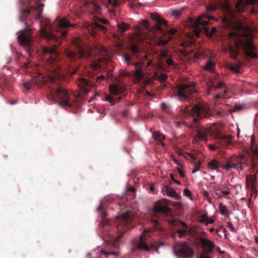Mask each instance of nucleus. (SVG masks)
<instances>
[{
  "mask_svg": "<svg viewBox=\"0 0 258 258\" xmlns=\"http://www.w3.org/2000/svg\"><path fill=\"white\" fill-rule=\"evenodd\" d=\"M142 24L147 29H149V22L146 20H142Z\"/></svg>",
  "mask_w": 258,
  "mask_h": 258,
  "instance_id": "49",
  "label": "nucleus"
},
{
  "mask_svg": "<svg viewBox=\"0 0 258 258\" xmlns=\"http://www.w3.org/2000/svg\"><path fill=\"white\" fill-rule=\"evenodd\" d=\"M202 218L206 219L207 220V219H208V215H207V214H203L202 216H201Z\"/></svg>",
  "mask_w": 258,
  "mask_h": 258,
  "instance_id": "64",
  "label": "nucleus"
},
{
  "mask_svg": "<svg viewBox=\"0 0 258 258\" xmlns=\"http://www.w3.org/2000/svg\"><path fill=\"white\" fill-rule=\"evenodd\" d=\"M153 247L154 245L153 244L149 245L148 239L146 238V236L143 234L140 236L139 242L136 243L132 247V252H137L139 251L149 252L150 251Z\"/></svg>",
  "mask_w": 258,
  "mask_h": 258,
  "instance_id": "13",
  "label": "nucleus"
},
{
  "mask_svg": "<svg viewBox=\"0 0 258 258\" xmlns=\"http://www.w3.org/2000/svg\"><path fill=\"white\" fill-rule=\"evenodd\" d=\"M183 123H184V122H183L182 121H178L176 123V125L178 126H179L180 125L183 124Z\"/></svg>",
  "mask_w": 258,
  "mask_h": 258,
  "instance_id": "61",
  "label": "nucleus"
},
{
  "mask_svg": "<svg viewBox=\"0 0 258 258\" xmlns=\"http://www.w3.org/2000/svg\"><path fill=\"white\" fill-rule=\"evenodd\" d=\"M161 107L163 110L167 112H169V106L166 103H162L161 104Z\"/></svg>",
  "mask_w": 258,
  "mask_h": 258,
  "instance_id": "40",
  "label": "nucleus"
},
{
  "mask_svg": "<svg viewBox=\"0 0 258 258\" xmlns=\"http://www.w3.org/2000/svg\"><path fill=\"white\" fill-rule=\"evenodd\" d=\"M217 9L216 6H209L207 7V10L210 11H214Z\"/></svg>",
  "mask_w": 258,
  "mask_h": 258,
  "instance_id": "51",
  "label": "nucleus"
},
{
  "mask_svg": "<svg viewBox=\"0 0 258 258\" xmlns=\"http://www.w3.org/2000/svg\"><path fill=\"white\" fill-rule=\"evenodd\" d=\"M128 190L131 191L132 192L135 193L136 191V189L134 186H131L128 188Z\"/></svg>",
  "mask_w": 258,
  "mask_h": 258,
  "instance_id": "59",
  "label": "nucleus"
},
{
  "mask_svg": "<svg viewBox=\"0 0 258 258\" xmlns=\"http://www.w3.org/2000/svg\"><path fill=\"white\" fill-rule=\"evenodd\" d=\"M167 79V76L165 74H161L160 76L159 79L162 82H165Z\"/></svg>",
  "mask_w": 258,
  "mask_h": 258,
  "instance_id": "42",
  "label": "nucleus"
},
{
  "mask_svg": "<svg viewBox=\"0 0 258 258\" xmlns=\"http://www.w3.org/2000/svg\"><path fill=\"white\" fill-rule=\"evenodd\" d=\"M108 3L114 6L118 5V2L117 0H108Z\"/></svg>",
  "mask_w": 258,
  "mask_h": 258,
  "instance_id": "50",
  "label": "nucleus"
},
{
  "mask_svg": "<svg viewBox=\"0 0 258 258\" xmlns=\"http://www.w3.org/2000/svg\"><path fill=\"white\" fill-rule=\"evenodd\" d=\"M245 7V3L243 0H238L235 5L236 11L238 13H242L244 11Z\"/></svg>",
  "mask_w": 258,
  "mask_h": 258,
  "instance_id": "28",
  "label": "nucleus"
},
{
  "mask_svg": "<svg viewBox=\"0 0 258 258\" xmlns=\"http://www.w3.org/2000/svg\"><path fill=\"white\" fill-rule=\"evenodd\" d=\"M73 44L77 48L78 54L69 49L65 50V54L67 57L72 61L73 65H74V66H73L71 64V66H69L68 72L71 75H73L77 72L79 65V63L77 61L78 59L87 58L91 55L89 48L84 45L82 39L80 38H75L73 40Z\"/></svg>",
  "mask_w": 258,
  "mask_h": 258,
  "instance_id": "6",
  "label": "nucleus"
},
{
  "mask_svg": "<svg viewBox=\"0 0 258 258\" xmlns=\"http://www.w3.org/2000/svg\"><path fill=\"white\" fill-rule=\"evenodd\" d=\"M105 78V77L103 75L98 76L96 78V81H99V79H102V80H104Z\"/></svg>",
  "mask_w": 258,
  "mask_h": 258,
  "instance_id": "58",
  "label": "nucleus"
},
{
  "mask_svg": "<svg viewBox=\"0 0 258 258\" xmlns=\"http://www.w3.org/2000/svg\"><path fill=\"white\" fill-rule=\"evenodd\" d=\"M200 163L199 162L198 164L196 165L195 168L193 169L192 173H194L196 172L197 171H198L200 169Z\"/></svg>",
  "mask_w": 258,
  "mask_h": 258,
  "instance_id": "52",
  "label": "nucleus"
},
{
  "mask_svg": "<svg viewBox=\"0 0 258 258\" xmlns=\"http://www.w3.org/2000/svg\"><path fill=\"white\" fill-rule=\"evenodd\" d=\"M150 17L153 20L155 21L157 24L155 25V29L156 30L162 31L163 29L160 26L161 25H163L165 26H167V22L161 18L157 13H150Z\"/></svg>",
  "mask_w": 258,
  "mask_h": 258,
  "instance_id": "19",
  "label": "nucleus"
},
{
  "mask_svg": "<svg viewBox=\"0 0 258 258\" xmlns=\"http://www.w3.org/2000/svg\"><path fill=\"white\" fill-rule=\"evenodd\" d=\"M245 165L247 166L245 162L244 156L243 155L232 156L227 159L226 163L222 166V168L227 171L231 170L232 169L242 171L244 169Z\"/></svg>",
  "mask_w": 258,
  "mask_h": 258,
  "instance_id": "9",
  "label": "nucleus"
},
{
  "mask_svg": "<svg viewBox=\"0 0 258 258\" xmlns=\"http://www.w3.org/2000/svg\"><path fill=\"white\" fill-rule=\"evenodd\" d=\"M184 194L187 197H190L191 195V192L190 190L187 188H185L183 190Z\"/></svg>",
  "mask_w": 258,
  "mask_h": 258,
  "instance_id": "44",
  "label": "nucleus"
},
{
  "mask_svg": "<svg viewBox=\"0 0 258 258\" xmlns=\"http://www.w3.org/2000/svg\"><path fill=\"white\" fill-rule=\"evenodd\" d=\"M256 166H257L256 163H255L253 160H252L250 163V168L251 169H254L256 167Z\"/></svg>",
  "mask_w": 258,
  "mask_h": 258,
  "instance_id": "53",
  "label": "nucleus"
},
{
  "mask_svg": "<svg viewBox=\"0 0 258 258\" xmlns=\"http://www.w3.org/2000/svg\"><path fill=\"white\" fill-rule=\"evenodd\" d=\"M228 92V89L227 88H225V90L222 92L216 95L215 96V98L219 99L220 98L224 97Z\"/></svg>",
  "mask_w": 258,
  "mask_h": 258,
  "instance_id": "35",
  "label": "nucleus"
},
{
  "mask_svg": "<svg viewBox=\"0 0 258 258\" xmlns=\"http://www.w3.org/2000/svg\"><path fill=\"white\" fill-rule=\"evenodd\" d=\"M251 151L254 155L258 157V147L254 145L253 139L251 140Z\"/></svg>",
  "mask_w": 258,
  "mask_h": 258,
  "instance_id": "34",
  "label": "nucleus"
},
{
  "mask_svg": "<svg viewBox=\"0 0 258 258\" xmlns=\"http://www.w3.org/2000/svg\"><path fill=\"white\" fill-rule=\"evenodd\" d=\"M152 135L154 139L158 141H160L162 146H165V144L162 142L165 139L164 135H162L160 132L158 131L154 132L152 134Z\"/></svg>",
  "mask_w": 258,
  "mask_h": 258,
  "instance_id": "25",
  "label": "nucleus"
},
{
  "mask_svg": "<svg viewBox=\"0 0 258 258\" xmlns=\"http://www.w3.org/2000/svg\"><path fill=\"white\" fill-rule=\"evenodd\" d=\"M21 1L24 5L28 7L23 9L21 11L20 16V20L21 21L26 20H31L35 18L40 23L41 36L48 39H55L56 36L51 30V25L50 20L41 16L44 6L42 3V0H21Z\"/></svg>",
  "mask_w": 258,
  "mask_h": 258,
  "instance_id": "4",
  "label": "nucleus"
},
{
  "mask_svg": "<svg viewBox=\"0 0 258 258\" xmlns=\"http://www.w3.org/2000/svg\"><path fill=\"white\" fill-rule=\"evenodd\" d=\"M153 213L154 216L151 218V221L155 230H162L160 221L156 219L157 217L168 221L170 225L178 228L176 233L178 234L180 237H183L187 233L188 227L186 223L177 221L172 217L166 218L169 214H171V211L161 201L155 203Z\"/></svg>",
  "mask_w": 258,
  "mask_h": 258,
  "instance_id": "5",
  "label": "nucleus"
},
{
  "mask_svg": "<svg viewBox=\"0 0 258 258\" xmlns=\"http://www.w3.org/2000/svg\"><path fill=\"white\" fill-rule=\"evenodd\" d=\"M194 55L195 58H199L202 55V53L201 52H196L194 54Z\"/></svg>",
  "mask_w": 258,
  "mask_h": 258,
  "instance_id": "56",
  "label": "nucleus"
},
{
  "mask_svg": "<svg viewBox=\"0 0 258 258\" xmlns=\"http://www.w3.org/2000/svg\"><path fill=\"white\" fill-rule=\"evenodd\" d=\"M189 114L193 117V123L197 125L200 119L208 118L212 115L209 106L205 103H199L194 105L190 109Z\"/></svg>",
  "mask_w": 258,
  "mask_h": 258,
  "instance_id": "8",
  "label": "nucleus"
},
{
  "mask_svg": "<svg viewBox=\"0 0 258 258\" xmlns=\"http://www.w3.org/2000/svg\"><path fill=\"white\" fill-rule=\"evenodd\" d=\"M200 240L203 247L198 258H211L210 254L214 252L216 247L215 242L204 237L201 238Z\"/></svg>",
  "mask_w": 258,
  "mask_h": 258,
  "instance_id": "12",
  "label": "nucleus"
},
{
  "mask_svg": "<svg viewBox=\"0 0 258 258\" xmlns=\"http://www.w3.org/2000/svg\"><path fill=\"white\" fill-rule=\"evenodd\" d=\"M177 170H178V173L180 174L181 177H185V173H184V172L183 170H181L179 168H177Z\"/></svg>",
  "mask_w": 258,
  "mask_h": 258,
  "instance_id": "54",
  "label": "nucleus"
},
{
  "mask_svg": "<svg viewBox=\"0 0 258 258\" xmlns=\"http://www.w3.org/2000/svg\"><path fill=\"white\" fill-rule=\"evenodd\" d=\"M214 219L213 218H208V219L206 220V225H208L209 224H212L214 223Z\"/></svg>",
  "mask_w": 258,
  "mask_h": 258,
  "instance_id": "46",
  "label": "nucleus"
},
{
  "mask_svg": "<svg viewBox=\"0 0 258 258\" xmlns=\"http://www.w3.org/2000/svg\"><path fill=\"white\" fill-rule=\"evenodd\" d=\"M205 30L208 33L207 35L210 37H212V36L215 34L217 31L216 28L215 27H212L210 32H209V30L208 29H206Z\"/></svg>",
  "mask_w": 258,
  "mask_h": 258,
  "instance_id": "37",
  "label": "nucleus"
},
{
  "mask_svg": "<svg viewBox=\"0 0 258 258\" xmlns=\"http://www.w3.org/2000/svg\"><path fill=\"white\" fill-rule=\"evenodd\" d=\"M152 63V60L151 59H150L149 60H148V61L147 62V64H146V67H148L149 66H150Z\"/></svg>",
  "mask_w": 258,
  "mask_h": 258,
  "instance_id": "62",
  "label": "nucleus"
},
{
  "mask_svg": "<svg viewBox=\"0 0 258 258\" xmlns=\"http://www.w3.org/2000/svg\"><path fill=\"white\" fill-rule=\"evenodd\" d=\"M110 92L113 95H116L119 91V88L117 85H110Z\"/></svg>",
  "mask_w": 258,
  "mask_h": 258,
  "instance_id": "33",
  "label": "nucleus"
},
{
  "mask_svg": "<svg viewBox=\"0 0 258 258\" xmlns=\"http://www.w3.org/2000/svg\"><path fill=\"white\" fill-rule=\"evenodd\" d=\"M222 22L225 27L234 29L238 32H231L229 34L231 41L235 44V48L230 46V56L236 59L241 50L247 57L251 59L258 58L257 48L254 45L252 39L250 37L248 28L243 25L235 15L228 10L222 19Z\"/></svg>",
  "mask_w": 258,
  "mask_h": 258,
  "instance_id": "2",
  "label": "nucleus"
},
{
  "mask_svg": "<svg viewBox=\"0 0 258 258\" xmlns=\"http://www.w3.org/2000/svg\"><path fill=\"white\" fill-rule=\"evenodd\" d=\"M72 26V24L69 23L66 18H63L60 19L58 21L56 28L58 36H61L62 37H66L68 31L65 29Z\"/></svg>",
  "mask_w": 258,
  "mask_h": 258,
  "instance_id": "15",
  "label": "nucleus"
},
{
  "mask_svg": "<svg viewBox=\"0 0 258 258\" xmlns=\"http://www.w3.org/2000/svg\"><path fill=\"white\" fill-rule=\"evenodd\" d=\"M166 192L167 195L170 197L176 198L178 196V195L176 193L175 189L171 187H166Z\"/></svg>",
  "mask_w": 258,
  "mask_h": 258,
  "instance_id": "31",
  "label": "nucleus"
},
{
  "mask_svg": "<svg viewBox=\"0 0 258 258\" xmlns=\"http://www.w3.org/2000/svg\"><path fill=\"white\" fill-rule=\"evenodd\" d=\"M215 66L216 63L211 59H209L203 68L206 71H209L211 73H214Z\"/></svg>",
  "mask_w": 258,
  "mask_h": 258,
  "instance_id": "26",
  "label": "nucleus"
},
{
  "mask_svg": "<svg viewBox=\"0 0 258 258\" xmlns=\"http://www.w3.org/2000/svg\"><path fill=\"white\" fill-rule=\"evenodd\" d=\"M43 53L47 64L51 66V68H49L50 72L46 78L39 76L32 81L24 83L23 85L24 88L26 91H30L34 87L38 81L42 82V83H47L49 89L47 93V98L54 103L71 107L73 105L71 96L66 89L59 85L60 74L59 71L56 70L58 65L56 63L58 56L57 47L55 45H52L50 47H45L43 49Z\"/></svg>",
  "mask_w": 258,
  "mask_h": 258,
  "instance_id": "1",
  "label": "nucleus"
},
{
  "mask_svg": "<svg viewBox=\"0 0 258 258\" xmlns=\"http://www.w3.org/2000/svg\"><path fill=\"white\" fill-rule=\"evenodd\" d=\"M132 55L133 57L139 60V62H131V58L129 54L125 53L124 55V60L128 63H131L135 66V75L138 79H141L143 77V68L145 65V61L147 59V55H142V53L138 45H132L130 47Z\"/></svg>",
  "mask_w": 258,
  "mask_h": 258,
  "instance_id": "7",
  "label": "nucleus"
},
{
  "mask_svg": "<svg viewBox=\"0 0 258 258\" xmlns=\"http://www.w3.org/2000/svg\"><path fill=\"white\" fill-rule=\"evenodd\" d=\"M227 227L231 231L234 232H235V228H234V226H233V225L232 224V223L231 222H230V221L227 222Z\"/></svg>",
  "mask_w": 258,
  "mask_h": 258,
  "instance_id": "38",
  "label": "nucleus"
},
{
  "mask_svg": "<svg viewBox=\"0 0 258 258\" xmlns=\"http://www.w3.org/2000/svg\"><path fill=\"white\" fill-rule=\"evenodd\" d=\"M166 63L168 66H173L174 62L171 58H169L166 60Z\"/></svg>",
  "mask_w": 258,
  "mask_h": 258,
  "instance_id": "48",
  "label": "nucleus"
},
{
  "mask_svg": "<svg viewBox=\"0 0 258 258\" xmlns=\"http://www.w3.org/2000/svg\"><path fill=\"white\" fill-rule=\"evenodd\" d=\"M117 28L120 33L123 34L125 31H126L130 27V25L125 23H121L118 24L117 25Z\"/></svg>",
  "mask_w": 258,
  "mask_h": 258,
  "instance_id": "29",
  "label": "nucleus"
},
{
  "mask_svg": "<svg viewBox=\"0 0 258 258\" xmlns=\"http://www.w3.org/2000/svg\"><path fill=\"white\" fill-rule=\"evenodd\" d=\"M76 82L85 95L90 91L92 87V84L90 81H88L87 79L83 78H79Z\"/></svg>",
  "mask_w": 258,
  "mask_h": 258,
  "instance_id": "18",
  "label": "nucleus"
},
{
  "mask_svg": "<svg viewBox=\"0 0 258 258\" xmlns=\"http://www.w3.org/2000/svg\"><path fill=\"white\" fill-rule=\"evenodd\" d=\"M176 29L174 28H171L168 30L167 33L170 35L175 34L176 33Z\"/></svg>",
  "mask_w": 258,
  "mask_h": 258,
  "instance_id": "47",
  "label": "nucleus"
},
{
  "mask_svg": "<svg viewBox=\"0 0 258 258\" xmlns=\"http://www.w3.org/2000/svg\"><path fill=\"white\" fill-rule=\"evenodd\" d=\"M213 17L209 16L207 18V20H204L202 17L199 18L196 21V31H198V29L200 28V26H206L209 23L208 20L210 19H212Z\"/></svg>",
  "mask_w": 258,
  "mask_h": 258,
  "instance_id": "22",
  "label": "nucleus"
},
{
  "mask_svg": "<svg viewBox=\"0 0 258 258\" xmlns=\"http://www.w3.org/2000/svg\"><path fill=\"white\" fill-rule=\"evenodd\" d=\"M208 147L209 148L212 150V151H214L216 149H217V147H216L213 144H210L208 146Z\"/></svg>",
  "mask_w": 258,
  "mask_h": 258,
  "instance_id": "55",
  "label": "nucleus"
},
{
  "mask_svg": "<svg viewBox=\"0 0 258 258\" xmlns=\"http://www.w3.org/2000/svg\"><path fill=\"white\" fill-rule=\"evenodd\" d=\"M212 87H214L215 88V89H221L225 87V84L222 82H219L217 85L216 86H212Z\"/></svg>",
  "mask_w": 258,
  "mask_h": 258,
  "instance_id": "36",
  "label": "nucleus"
},
{
  "mask_svg": "<svg viewBox=\"0 0 258 258\" xmlns=\"http://www.w3.org/2000/svg\"><path fill=\"white\" fill-rule=\"evenodd\" d=\"M91 66L94 70H95L99 67V64L96 61H93L91 64Z\"/></svg>",
  "mask_w": 258,
  "mask_h": 258,
  "instance_id": "45",
  "label": "nucleus"
},
{
  "mask_svg": "<svg viewBox=\"0 0 258 258\" xmlns=\"http://www.w3.org/2000/svg\"><path fill=\"white\" fill-rule=\"evenodd\" d=\"M25 30L21 31L20 34L18 36V39L19 43L26 47L31 55L32 50L34 51L32 48V40L30 33L32 29L30 27L28 22H25Z\"/></svg>",
  "mask_w": 258,
  "mask_h": 258,
  "instance_id": "10",
  "label": "nucleus"
},
{
  "mask_svg": "<svg viewBox=\"0 0 258 258\" xmlns=\"http://www.w3.org/2000/svg\"><path fill=\"white\" fill-rule=\"evenodd\" d=\"M120 99V97H119V98H117L116 100L112 96L109 95H105V98L104 100L110 102L111 104V105H114L116 103V101L118 102V101H119Z\"/></svg>",
  "mask_w": 258,
  "mask_h": 258,
  "instance_id": "32",
  "label": "nucleus"
},
{
  "mask_svg": "<svg viewBox=\"0 0 258 258\" xmlns=\"http://www.w3.org/2000/svg\"><path fill=\"white\" fill-rule=\"evenodd\" d=\"M196 92V90L194 85L189 86L185 83H182L178 87L177 94L180 98L185 100H189L190 94Z\"/></svg>",
  "mask_w": 258,
  "mask_h": 258,
  "instance_id": "14",
  "label": "nucleus"
},
{
  "mask_svg": "<svg viewBox=\"0 0 258 258\" xmlns=\"http://www.w3.org/2000/svg\"><path fill=\"white\" fill-rule=\"evenodd\" d=\"M199 221H200V223H204L206 224V220L204 219V218H202L201 217V218H200Z\"/></svg>",
  "mask_w": 258,
  "mask_h": 258,
  "instance_id": "63",
  "label": "nucleus"
},
{
  "mask_svg": "<svg viewBox=\"0 0 258 258\" xmlns=\"http://www.w3.org/2000/svg\"><path fill=\"white\" fill-rule=\"evenodd\" d=\"M1 87L2 88H7V89H9V87H8L6 82L4 83H3V84H1Z\"/></svg>",
  "mask_w": 258,
  "mask_h": 258,
  "instance_id": "57",
  "label": "nucleus"
},
{
  "mask_svg": "<svg viewBox=\"0 0 258 258\" xmlns=\"http://www.w3.org/2000/svg\"><path fill=\"white\" fill-rule=\"evenodd\" d=\"M99 215L101 216L102 225V237L104 243L108 246L115 248H118L120 239L124 235L125 232L131 227L129 223L133 220L132 213L131 211H127L122 214L119 217H116L120 221L118 225L116 227L118 233L117 236H114L115 232L112 230V226L109 223V220L107 218V213L104 211L102 205H100L97 209Z\"/></svg>",
  "mask_w": 258,
  "mask_h": 258,
  "instance_id": "3",
  "label": "nucleus"
},
{
  "mask_svg": "<svg viewBox=\"0 0 258 258\" xmlns=\"http://www.w3.org/2000/svg\"><path fill=\"white\" fill-rule=\"evenodd\" d=\"M242 108V106L241 105H235L234 107L231 109V111L234 112L236 111H239L241 110Z\"/></svg>",
  "mask_w": 258,
  "mask_h": 258,
  "instance_id": "43",
  "label": "nucleus"
},
{
  "mask_svg": "<svg viewBox=\"0 0 258 258\" xmlns=\"http://www.w3.org/2000/svg\"><path fill=\"white\" fill-rule=\"evenodd\" d=\"M223 166V165H222L217 160L213 159L208 162L207 164V169L210 170L218 171L219 168L220 167L222 168Z\"/></svg>",
  "mask_w": 258,
  "mask_h": 258,
  "instance_id": "21",
  "label": "nucleus"
},
{
  "mask_svg": "<svg viewBox=\"0 0 258 258\" xmlns=\"http://www.w3.org/2000/svg\"><path fill=\"white\" fill-rule=\"evenodd\" d=\"M175 255L178 258H193L194 251L189 244L186 242L175 245L173 249Z\"/></svg>",
  "mask_w": 258,
  "mask_h": 258,
  "instance_id": "11",
  "label": "nucleus"
},
{
  "mask_svg": "<svg viewBox=\"0 0 258 258\" xmlns=\"http://www.w3.org/2000/svg\"><path fill=\"white\" fill-rule=\"evenodd\" d=\"M181 54H182L183 56H185H185H187V55H188V53H187L186 51H184V50H181Z\"/></svg>",
  "mask_w": 258,
  "mask_h": 258,
  "instance_id": "60",
  "label": "nucleus"
},
{
  "mask_svg": "<svg viewBox=\"0 0 258 258\" xmlns=\"http://www.w3.org/2000/svg\"><path fill=\"white\" fill-rule=\"evenodd\" d=\"M160 55L162 57H168L169 56L167 51L164 50L161 51Z\"/></svg>",
  "mask_w": 258,
  "mask_h": 258,
  "instance_id": "41",
  "label": "nucleus"
},
{
  "mask_svg": "<svg viewBox=\"0 0 258 258\" xmlns=\"http://www.w3.org/2000/svg\"><path fill=\"white\" fill-rule=\"evenodd\" d=\"M91 29L92 30L91 34L93 36H95L96 34V31L98 29H101L102 31L106 30V28L104 26L96 23L90 26V28H89V31H90Z\"/></svg>",
  "mask_w": 258,
  "mask_h": 258,
  "instance_id": "27",
  "label": "nucleus"
},
{
  "mask_svg": "<svg viewBox=\"0 0 258 258\" xmlns=\"http://www.w3.org/2000/svg\"><path fill=\"white\" fill-rule=\"evenodd\" d=\"M168 40H161L158 42V45L164 47L168 44Z\"/></svg>",
  "mask_w": 258,
  "mask_h": 258,
  "instance_id": "39",
  "label": "nucleus"
},
{
  "mask_svg": "<svg viewBox=\"0 0 258 258\" xmlns=\"http://www.w3.org/2000/svg\"><path fill=\"white\" fill-rule=\"evenodd\" d=\"M219 211L220 213L223 215H226L227 217L229 216V213H228L227 207L220 203L219 206Z\"/></svg>",
  "mask_w": 258,
  "mask_h": 258,
  "instance_id": "30",
  "label": "nucleus"
},
{
  "mask_svg": "<svg viewBox=\"0 0 258 258\" xmlns=\"http://www.w3.org/2000/svg\"><path fill=\"white\" fill-rule=\"evenodd\" d=\"M258 173V169L253 175H247L246 177L247 184H250L251 188H253L256 182V174Z\"/></svg>",
  "mask_w": 258,
  "mask_h": 258,
  "instance_id": "23",
  "label": "nucleus"
},
{
  "mask_svg": "<svg viewBox=\"0 0 258 258\" xmlns=\"http://www.w3.org/2000/svg\"><path fill=\"white\" fill-rule=\"evenodd\" d=\"M86 7L88 9H90L95 12H98L101 10L100 6L95 2L89 3V0L86 3Z\"/></svg>",
  "mask_w": 258,
  "mask_h": 258,
  "instance_id": "24",
  "label": "nucleus"
},
{
  "mask_svg": "<svg viewBox=\"0 0 258 258\" xmlns=\"http://www.w3.org/2000/svg\"><path fill=\"white\" fill-rule=\"evenodd\" d=\"M212 134L213 131L210 128H201L198 131L197 134L194 137V141L195 142L201 141L207 142L208 140V135Z\"/></svg>",
  "mask_w": 258,
  "mask_h": 258,
  "instance_id": "17",
  "label": "nucleus"
},
{
  "mask_svg": "<svg viewBox=\"0 0 258 258\" xmlns=\"http://www.w3.org/2000/svg\"><path fill=\"white\" fill-rule=\"evenodd\" d=\"M225 188L226 187L223 185L215 186L213 187V192L217 196V199H220L223 196L230 194V191L225 190Z\"/></svg>",
  "mask_w": 258,
  "mask_h": 258,
  "instance_id": "20",
  "label": "nucleus"
},
{
  "mask_svg": "<svg viewBox=\"0 0 258 258\" xmlns=\"http://www.w3.org/2000/svg\"><path fill=\"white\" fill-rule=\"evenodd\" d=\"M214 136L217 142L225 146L231 145L232 144V140L234 138L232 135H225L221 133H217Z\"/></svg>",
  "mask_w": 258,
  "mask_h": 258,
  "instance_id": "16",
  "label": "nucleus"
}]
</instances>
